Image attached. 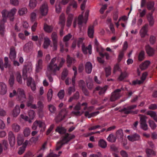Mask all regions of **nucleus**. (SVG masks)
I'll list each match as a JSON object with an SVG mask.
<instances>
[{
    "label": "nucleus",
    "instance_id": "1",
    "mask_svg": "<svg viewBox=\"0 0 157 157\" xmlns=\"http://www.w3.org/2000/svg\"><path fill=\"white\" fill-rule=\"evenodd\" d=\"M75 137L74 135L69 136V134L68 133H66L62 139L57 143L56 150H59L63 145L67 144L71 140L74 138Z\"/></svg>",
    "mask_w": 157,
    "mask_h": 157
},
{
    "label": "nucleus",
    "instance_id": "2",
    "mask_svg": "<svg viewBox=\"0 0 157 157\" xmlns=\"http://www.w3.org/2000/svg\"><path fill=\"white\" fill-rule=\"evenodd\" d=\"M56 57L52 59L47 67V72L51 73L53 75H55L56 71L59 70V67H58L56 64L54 63L56 60Z\"/></svg>",
    "mask_w": 157,
    "mask_h": 157
},
{
    "label": "nucleus",
    "instance_id": "3",
    "mask_svg": "<svg viewBox=\"0 0 157 157\" xmlns=\"http://www.w3.org/2000/svg\"><path fill=\"white\" fill-rule=\"evenodd\" d=\"M18 100L21 102L25 101L26 98L24 90L21 88H18L17 90Z\"/></svg>",
    "mask_w": 157,
    "mask_h": 157
},
{
    "label": "nucleus",
    "instance_id": "4",
    "mask_svg": "<svg viewBox=\"0 0 157 157\" xmlns=\"http://www.w3.org/2000/svg\"><path fill=\"white\" fill-rule=\"evenodd\" d=\"M48 8L46 2H44L40 7V11L41 14L43 16H46L48 13Z\"/></svg>",
    "mask_w": 157,
    "mask_h": 157
},
{
    "label": "nucleus",
    "instance_id": "5",
    "mask_svg": "<svg viewBox=\"0 0 157 157\" xmlns=\"http://www.w3.org/2000/svg\"><path fill=\"white\" fill-rule=\"evenodd\" d=\"M8 140L11 147H13L15 145V140L14 136L11 131H10L9 132Z\"/></svg>",
    "mask_w": 157,
    "mask_h": 157
},
{
    "label": "nucleus",
    "instance_id": "6",
    "mask_svg": "<svg viewBox=\"0 0 157 157\" xmlns=\"http://www.w3.org/2000/svg\"><path fill=\"white\" fill-rule=\"evenodd\" d=\"M65 17L64 14L62 13L59 16L58 24L61 28H64L65 25Z\"/></svg>",
    "mask_w": 157,
    "mask_h": 157
},
{
    "label": "nucleus",
    "instance_id": "7",
    "mask_svg": "<svg viewBox=\"0 0 157 157\" xmlns=\"http://www.w3.org/2000/svg\"><path fill=\"white\" fill-rule=\"evenodd\" d=\"M128 46L127 42L126 41H125L123 44V50L120 52L119 54L118 55V63L121 61L124 55V52L126 50Z\"/></svg>",
    "mask_w": 157,
    "mask_h": 157
},
{
    "label": "nucleus",
    "instance_id": "8",
    "mask_svg": "<svg viewBox=\"0 0 157 157\" xmlns=\"http://www.w3.org/2000/svg\"><path fill=\"white\" fill-rule=\"evenodd\" d=\"M136 105H132L128 106L127 108H124L122 109V111L125 114H129L132 113L131 109H133L136 108Z\"/></svg>",
    "mask_w": 157,
    "mask_h": 157
},
{
    "label": "nucleus",
    "instance_id": "9",
    "mask_svg": "<svg viewBox=\"0 0 157 157\" xmlns=\"http://www.w3.org/2000/svg\"><path fill=\"white\" fill-rule=\"evenodd\" d=\"M7 90L6 85L3 82H0V94L4 95L6 94Z\"/></svg>",
    "mask_w": 157,
    "mask_h": 157
},
{
    "label": "nucleus",
    "instance_id": "10",
    "mask_svg": "<svg viewBox=\"0 0 157 157\" xmlns=\"http://www.w3.org/2000/svg\"><path fill=\"white\" fill-rule=\"evenodd\" d=\"M16 56L15 48L13 46H11L10 49L9 58L11 60H14Z\"/></svg>",
    "mask_w": 157,
    "mask_h": 157
},
{
    "label": "nucleus",
    "instance_id": "11",
    "mask_svg": "<svg viewBox=\"0 0 157 157\" xmlns=\"http://www.w3.org/2000/svg\"><path fill=\"white\" fill-rule=\"evenodd\" d=\"M127 138L129 141L132 142L139 140H140V136L136 133L131 135L128 136Z\"/></svg>",
    "mask_w": 157,
    "mask_h": 157
},
{
    "label": "nucleus",
    "instance_id": "12",
    "mask_svg": "<svg viewBox=\"0 0 157 157\" xmlns=\"http://www.w3.org/2000/svg\"><path fill=\"white\" fill-rule=\"evenodd\" d=\"M91 49L92 47L90 44H89L87 47H86L84 44H82V50L84 54H87V51H88L89 54L90 55L92 53Z\"/></svg>",
    "mask_w": 157,
    "mask_h": 157
},
{
    "label": "nucleus",
    "instance_id": "13",
    "mask_svg": "<svg viewBox=\"0 0 157 157\" xmlns=\"http://www.w3.org/2000/svg\"><path fill=\"white\" fill-rule=\"evenodd\" d=\"M145 49L147 54L149 56H153L155 53V50L149 45H147L145 47Z\"/></svg>",
    "mask_w": 157,
    "mask_h": 157
},
{
    "label": "nucleus",
    "instance_id": "14",
    "mask_svg": "<svg viewBox=\"0 0 157 157\" xmlns=\"http://www.w3.org/2000/svg\"><path fill=\"white\" fill-rule=\"evenodd\" d=\"M92 69V65L90 62H87L85 65V69L86 73L88 74L90 73Z\"/></svg>",
    "mask_w": 157,
    "mask_h": 157
},
{
    "label": "nucleus",
    "instance_id": "15",
    "mask_svg": "<svg viewBox=\"0 0 157 157\" xmlns=\"http://www.w3.org/2000/svg\"><path fill=\"white\" fill-rule=\"evenodd\" d=\"M94 26L93 25H90L88 27V35L90 38H93L94 37Z\"/></svg>",
    "mask_w": 157,
    "mask_h": 157
},
{
    "label": "nucleus",
    "instance_id": "16",
    "mask_svg": "<svg viewBox=\"0 0 157 157\" xmlns=\"http://www.w3.org/2000/svg\"><path fill=\"white\" fill-rule=\"evenodd\" d=\"M148 27V25H145L140 30V33L141 37H144L147 34Z\"/></svg>",
    "mask_w": 157,
    "mask_h": 157
},
{
    "label": "nucleus",
    "instance_id": "17",
    "mask_svg": "<svg viewBox=\"0 0 157 157\" xmlns=\"http://www.w3.org/2000/svg\"><path fill=\"white\" fill-rule=\"evenodd\" d=\"M43 61L41 59H39L36 64V71L37 72H40L43 68Z\"/></svg>",
    "mask_w": 157,
    "mask_h": 157
},
{
    "label": "nucleus",
    "instance_id": "18",
    "mask_svg": "<svg viewBox=\"0 0 157 157\" xmlns=\"http://www.w3.org/2000/svg\"><path fill=\"white\" fill-rule=\"evenodd\" d=\"M75 60L74 58L71 57L69 55L67 56L66 61L68 67H70L71 64L75 63Z\"/></svg>",
    "mask_w": 157,
    "mask_h": 157
},
{
    "label": "nucleus",
    "instance_id": "19",
    "mask_svg": "<svg viewBox=\"0 0 157 157\" xmlns=\"http://www.w3.org/2000/svg\"><path fill=\"white\" fill-rule=\"evenodd\" d=\"M107 86H105L103 88L99 86H98L95 88V90H96L99 91V94L100 95H101L105 94V92L107 89Z\"/></svg>",
    "mask_w": 157,
    "mask_h": 157
},
{
    "label": "nucleus",
    "instance_id": "20",
    "mask_svg": "<svg viewBox=\"0 0 157 157\" xmlns=\"http://www.w3.org/2000/svg\"><path fill=\"white\" fill-rule=\"evenodd\" d=\"M33 100L34 98L32 94L29 93L28 100L26 103V106L28 107H29L33 104Z\"/></svg>",
    "mask_w": 157,
    "mask_h": 157
},
{
    "label": "nucleus",
    "instance_id": "21",
    "mask_svg": "<svg viewBox=\"0 0 157 157\" xmlns=\"http://www.w3.org/2000/svg\"><path fill=\"white\" fill-rule=\"evenodd\" d=\"M118 98V89H116L111 94L110 100L111 101H114Z\"/></svg>",
    "mask_w": 157,
    "mask_h": 157
},
{
    "label": "nucleus",
    "instance_id": "22",
    "mask_svg": "<svg viewBox=\"0 0 157 157\" xmlns=\"http://www.w3.org/2000/svg\"><path fill=\"white\" fill-rule=\"evenodd\" d=\"M28 13V10L26 7H24L19 9L18 11V14L20 16L26 15Z\"/></svg>",
    "mask_w": 157,
    "mask_h": 157
},
{
    "label": "nucleus",
    "instance_id": "23",
    "mask_svg": "<svg viewBox=\"0 0 157 157\" xmlns=\"http://www.w3.org/2000/svg\"><path fill=\"white\" fill-rule=\"evenodd\" d=\"M33 43L31 41H29L26 43L24 47V50L25 51L28 52L32 49L33 47Z\"/></svg>",
    "mask_w": 157,
    "mask_h": 157
},
{
    "label": "nucleus",
    "instance_id": "24",
    "mask_svg": "<svg viewBox=\"0 0 157 157\" xmlns=\"http://www.w3.org/2000/svg\"><path fill=\"white\" fill-rule=\"evenodd\" d=\"M147 17L150 25L152 26L154 24V20L152 16V13H148L147 15Z\"/></svg>",
    "mask_w": 157,
    "mask_h": 157
},
{
    "label": "nucleus",
    "instance_id": "25",
    "mask_svg": "<svg viewBox=\"0 0 157 157\" xmlns=\"http://www.w3.org/2000/svg\"><path fill=\"white\" fill-rule=\"evenodd\" d=\"M79 98V92L78 91H76L73 95L70 97L68 100V102H71L73 100H77Z\"/></svg>",
    "mask_w": 157,
    "mask_h": 157
},
{
    "label": "nucleus",
    "instance_id": "26",
    "mask_svg": "<svg viewBox=\"0 0 157 157\" xmlns=\"http://www.w3.org/2000/svg\"><path fill=\"white\" fill-rule=\"evenodd\" d=\"M20 112V109L18 105H16L13 110L12 114L14 117H17Z\"/></svg>",
    "mask_w": 157,
    "mask_h": 157
},
{
    "label": "nucleus",
    "instance_id": "27",
    "mask_svg": "<svg viewBox=\"0 0 157 157\" xmlns=\"http://www.w3.org/2000/svg\"><path fill=\"white\" fill-rule=\"evenodd\" d=\"M73 18V15L71 13L69 14L67 21L66 25L67 27H69L71 26Z\"/></svg>",
    "mask_w": 157,
    "mask_h": 157
},
{
    "label": "nucleus",
    "instance_id": "28",
    "mask_svg": "<svg viewBox=\"0 0 157 157\" xmlns=\"http://www.w3.org/2000/svg\"><path fill=\"white\" fill-rule=\"evenodd\" d=\"M17 11V9L15 8H14L12 9L9 12L8 11V17H10V20L13 21L14 18L13 16L15 15Z\"/></svg>",
    "mask_w": 157,
    "mask_h": 157
},
{
    "label": "nucleus",
    "instance_id": "29",
    "mask_svg": "<svg viewBox=\"0 0 157 157\" xmlns=\"http://www.w3.org/2000/svg\"><path fill=\"white\" fill-rule=\"evenodd\" d=\"M150 63V62L149 61H145L140 65V68L142 70H145L148 67Z\"/></svg>",
    "mask_w": 157,
    "mask_h": 157
},
{
    "label": "nucleus",
    "instance_id": "30",
    "mask_svg": "<svg viewBox=\"0 0 157 157\" xmlns=\"http://www.w3.org/2000/svg\"><path fill=\"white\" fill-rule=\"evenodd\" d=\"M128 74L126 71H121V74L119 76H118V80L122 81L125 78L128 77Z\"/></svg>",
    "mask_w": 157,
    "mask_h": 157
},
{
    "label": "nucleus",
    "instance_id": "31",
    "mask_svg": "<svg viewBox=\"0 0 157 157\" xmlns=\"http://www.w3.org/2000/svg\"><path fill=\"white\" fill-rule=\"evenodd\" d=\"M98 146L102 148H105L107 147L106 142L103 139H100L98 141Z\"/></svg>",
    "mask_w": 157,
    "mask_h": 157
},
{
    "label": "nucleus",
    "instance_id": "32",
    "mask_svg": "<svg viewBox=\"0 0 157 157\" xmlns=\"http://www.w3.org/2000/svg\"><path fill=\"white\" fill-rule=\"evenodd\" d=\"M44 29L45 31L48 33H50L53 30V27L52 26L49 25L45 24L44 25Z\"/></svg>",
    "mask_w": 157,
    "mask_h": 157
},
{
    "label": "nucleus",
    "instance_id": "33",
    "mask_svg": "<svg viewBox=\"0 0 157 157\" xmlns=\"http://www.w3.org/2000/svg\"><path fill=\"white\" fill-rule=\"evenodd\" d=\"M50 40L47 37L44 38V42L43 44V47L45 49H47L50 44Z\"/></svg>",
    "mask_w": 157,
    "mask_h": 157
},
{
    "label": "nucleus",
    "instance_id": "34",
    "mask_svg": "<svg viewBox=\"0 0 157 157\" xmlns=\"http://www.w3.org/2000/svg\"><path fill=\"white\" fill-rule=\"evenodd\" d=\"M37 2L36 0H30L29 6L30 9H33L36 6Z\"/></svg>",
    "mask_w": 157,
    "mask_h": 157
},
{
    "label": "nucleus",
    "instance_id": "35",
    "mask_svg": "<svg viewBox=\"0 0 157 157\" xmlns=\"http://www.w3.org/2000/svg\"><path fill=\"white\" fill-rule=\"evenodd\" d=\"M83 22V17L82 15H79L78 19V24L79 27L81 29L82 27V24Z\"/></svg>",
    "mask_w": 157,
    "mask_h": 157
},
{
    "label": "nucleus",
    "instance_id": "36",
    "mask_svg": "<svg viewBox=\"0 0 157 157\" xmlns=\"http://www.w3.org/2000/svg\"><path fill=\"white\" fill-rule=\"evenodd\" d=\"M146 153L147 155L151 156L152 155L153 156H155L156 155L155 152L153 150L149 148H146L145 150Z\"/></svg>",
    "mask_w": 157,
    "mask_h": 157
},
{
    "label": "nucleus",
    "instance_id": "37",
    "mask_svg": "<svg viewBox=\"0 0 157 157\" xmlns=\"http://www.w3.org/2000/svg\"><path fill=\"white\" fill-rule=\"evenodd\" d=\"M145 52L143 50L141 51L139 53L138 58L139 61H141L145 59Z\"/></svg>",
    "mask_w": 157,
    "mask_h": 157
},
{
    "label": "nucleus",
    "instance_id": "38",
    "mask_svg": "<svg viewBox=\"0 0 157 157\" xmlns=\"http://www.w3.org/2000/svg\"><path fill=\"white\" fill-rule=\"evenodd\" d=\"M75 91V86H70L69 87L68 89L66 90V91L67 94L69 95H70L72 93L74 92Z\"/></svg>",
    "mask_w": 157,
    "mask_h": 157
},
{
    "label": "nucleus",
    "instance_id": "39",
    "mask_svg": "<svg viewBox=\"0 0 157 157\" xmlns=\"http://www.w3.org/2000/svg\"><path fill=\"white\" fill-rule=\"evenodd\" d=\"M48 109L51 113H55L56 111V108L54 105L49 104L48 105Z\"/></svg>",
    "mask_w": 157,
    "mask_h": 157
},
{
    "label": "nucleus",
    "instance_id": "40",
    "mask_svg": "<svg viewBox=\"0 0 157 157\" xmlns=\"http://www.w3.org/2000/svg\"><path fill=\"white\" fill-rule=\"evenodd\" d=\"M107 140L108 141L113 143L115 142L116 138L113 135L110 134L108 137Z\"/></svg>",
    "mask_w": 157,
    "mask_h": 157
},
{
    "label": "nucleus",
    "instance_id": "41",
    "mask_svg": "<svg viewBox=\"0 0 157 157\" xmlns=\"http://www.w3.org/2000/svg\"><path fill=\"white\" fill-rule=\"evenodd\" d=\"M13 130L16 132H18L20 129V126L17 124H13L12 125Z\"/></svg>",
    "mask_w": 157,
    "mask_h": 157
},
{
    "label": "nucleus",
    "instance_id": "42",
    "mask_svg": "<svg viewBox=\"0 0 157 157\" xmlns=\"http://www.w3.org/2000/svg\"><path fill=\"white\" fill-rule=\"evenodd\" d=\"M51 38L53 42H57L58 36L56 32H53L52 33Z\"/></svg>",
    "mask_w": 157,
    "mask_h": 157
},
{
    "label": "nucleus",
    "instance_id": "43",
    "mask_svg": "<svg viewBox=\"0 0 157 157\" xmlns=\"http://www.w3.org/2000/svg\"><path fill=\"white\" fill-rule=\"evenodd\" d=\"M55 6L56 13H60L61 11L62 8L60 6V3H56Z\"/></svg>",
    "mask_w": 157,
    "mask_h": 157
},
{
    "label": "nucleus",
    "instance_id": "44",
    "mask_svg": "<svg viewBox=\"0 0 157 157\" xmlns=\"http://www.w3.org/2000/svg\"><path fill=\"white\" fill-rule=\"evenodd\" d=\"M53 91L52 89H50L48 94L47 98L48 101H50L52 98Z\"/></svg>",
    "mask_w": 157,
    "mask_h": 157
},
{
    "label": "nucleus",
    "instance_id": "45",
    "mask_svg": "<svg viewBox=\"0 0 157 157\" xmlns=\"http://www.w3.org/2000/svg\"><path fill=\"white\" fill-rule=\"evenodd\" d=\"M16 79L17 81L20 84L22 83V80L21 75L20 73L17 72L16 73Z\"/></svg>",
    "mask_w": 157,
    "mask_h": 157
},
{
    "label": "nucleus",
    "instance_id": "46",
    "mask_svg": "<svg viewBox=\"0 0 157 157\" xmlns=\"http://www.w3.org/2000/svg\"><path fill=\"white\" fill-rule=\"evenodd\" d=\"M127 20V17L126 16H123L120 17L118 19V26L119 25V23L120 21H122V22L126 23Z\"/></svg>",
    "mask_w": 157,
    "mask_h": 157
},
{
    "label": "nucleus",
    "instance_id": "47",
    "mask_svg": "<svg viewBox=\"0 0 157 157\" xmlns=\"http://www.w3.org/2000/svg\"><path fill=\"white\" fill-rule=\"evenodd\" d=\"M149 123L150 127L152 129H154L156 128V125L153 121L149 120Z\"/></svg>",
    "mask_w": 157,
    "mask_h": 157
},
{
    "label": "nucleus",
    "instance_id": "48",
    "mask_svg": "<svg viewBox=\"0 0 157 157\" xmlns=\"http://www.w3.org/2000/svg\"><path fill=\"white\" fill-rule=\"evenodd\" d=\"M154 3L152 2H149L147 4V8L149 10L152 9L154 7Z\"/></svg>",
    "mask_w": 157,
    "mask_h": 157
},
{
    "label": "nucleus",
    "instance_id": "49",
    "mask_svg": "<svg viewBox=\"0 0 157 157\" xmlns=\"http://www.w3.org/2000/svg\"><path fill=\"white\" fill-rule=\"evenodd\" d=\"M24 140V139L23 137L20 136H18L17 143L19 145H21L23 143Z\"/></svg>",
    "mask_w": 157,
    "mask_h": 157
},
{
    "label": "nucleus",
    "instance_id": "50",
    "mask_svg": "<svg viewBox=\"0 0 157 157\" xmlns=\"http://www.w3.org/2000/svg\"><path fill=\"white\" fill-rule=\"evenodd\" d=\"M147 115L150 116L151 117L153 118V119L157 115L155 112L152 111H148L147 112Z\"/></svg>",
    "mask_w": 157,
    "mask_h": 157
},
{
    "label": "nucleus",
    "instance_id": "51",
    "mask_svg": "<svg viewBox=\"0 0 157 157\" xmlns=\"http://www.w3.org/2000/svg\"><path fill=\"white\" fill-rule=\"evenodd\" d=\"M68 74V71L66 70H64L62 73L61 76V79L63 80H64L67 76Z\"/></svg>",
    "mask_w": 157,
    "mask_h": 157
},
{
    "label": "nucleus",
    "instance_id": "52",
    "mask_svg": "<svg viewBox=\"0 0 157 157\" xmlns=\"http://www.w3.org/2000/svg\"><path fill=\"white\" fill-rule=\"evenodd\" d=\"M14 79L13 75H11L9 79V82L10 86H12L14 83Z\"/></svg>",
    "mask_w": 157,
    "mask_h": 157
},
{
    "label": "nucleus",
    "instance_id": "53",
    "mask_svg": "<svg viewBox=\"0 0 157 157\" xmlns=\"http://www.w3.org/2000/svg\"><path fill=\"white\" fill-rule=\"evenodd\" d=\"M81 89L83 93L85 96H89L90 93L85 86L84 87L82 86V88Z\"/></svg>",
    "mask_w": 157,
    "mask_h": 157
},
{
    "label": "nucleus",
    "instance_id": "54",
    "mask_svg": "<svg viewBox=\"0 0 157 157\" xmlns=\"http://www.w3.org/2000/svg\"><path fill=\"white\" fill-rule=\"evenodd\" d=\"M105 70L106 73V76L107 77L110 75L111 74V68L109 66L105 68Z\"/></svg>",
    "mask_w": 157,
    "mask_h": 157
},
{
    "label": "nucleus",
    "instance_id": "55",
    "mask_svg": "<svg viewBox=\"0 0 157 157\" xmlns=\"http://www.w3.org/2000/svg\"><path fill=\"white\" fill-rule=\"evenodd\" d=\"M58 95L60 99H63L64 95V91L63 90H60L58 94Z\"/></svg>",
    "mask_w": 157,
    "mask_h": 157
},
{
    "label": "nucleus",
    "instance_id": "56",
    "mask_svg": "<svg viewBox=\"0 0 157 157\" xmlns=\"http://www.w3.org/2000/svg\"><path fill=\"white\" fill-rule=\"evenodd\" d=\"M56 132H59L60 134H63L66 132V130L63 128L58 127L56 130Z\"/></svg>",
    "mask_w": 157,
    "mask_h": 157
},
{
    "label": "nucleus",
    "instance_id": "57",
    "mask_svg": "<svg viewBox=\"0 0 157 157\" xmlns=\"http://www.w3.org/2000/svg\"><path fill=\"white\" fill-rule=\"evenodd\" d=\"M31 21L33 22L36 19V14L35 13L32 12L30 15Z\"/></svg>",
    "mask_w": 157,
    "mask_h": 157
},
{
    "label": "nucleus",
    "instance_id": "58",
    "mask_svg": "<svg viewBox=\"0 0 157 157\" xmlns=\"http://www.w3.org/2000/svg\"><path fill=\"white\" fill-rule=\"evenodd\" d=\"M10 3L13 6H17L19 4L18 0H10Z\"/></svg>",
    "mask_w": 157,
    "mask_h": 157
},
{
    "label": "nucleus",
    "instance_id": "59",
    "mask_svg": "<svg viewBox=\"0 0 157 157\" xmlns=\"http://www.w3.org/2000/svg\"><path fill=\"white\" fill-rule=\"evenodd\" d=\"M29 115L31 119H33L35 116V112L33 110H29Z\"/></svg>",
    "mask_w": 157,
    "mask_h": 157
},
{
    "label": "nucleus",
    "instance_id": "60",
    "mask_svg": "<svg viewBox=\"0 0 157 157\" xmlns=\"http://www.w3.org/2000/svg\"><path fill=\"white\" fill-rule=\"evenodd\" d=\"M5 29V26L4 24H1L0 27V34L2 35H3L4 34Z\"/></svg>",
    "mask_w": 157,
    "mask_h": 157
},
{
    "label": "nucleus",
    "instance_id": "61",
    "mask_svg": "<svg viewBox=\"0 0 157 157\" xmlns=\"http://www.w3.org/2000/svg\"><path fill=\"white\" fill-rule=\"evenodd\" d=\"M37 122H38V125L39 128H45L46 125L44 122L40 121H37Z\"/></svg>",
    "mask_w": 157,
    "mask_h": 157
},
{
    "label": "nucleus",
    "instance_id": "62",
    "mask_svg": "<svg viewBox=\"0 0 157 157\" xmlns=\"http://www.w3.org/2000/svg\"><path fill=\"white\" fill-rule=\"evenodd\" d=\"M141 116L140 117V124L142 123H146V119L147 118L146 117L143 115H140Z\"/></svg>",
    "mask_w": 157,
    "mask_h": 157
},
{
    "label": "nucleus",
    "instance_id": "63",
    "mask_svg": "<svg viewBox=\"0 0 157 157\" xmlns=\"http://www.w3.org/2000/svg\"><path fill=\"white\" fill-rule=\"evenodd\" d=\"M155 37L153 36H151L149 39V41L150 42V44H153L155 43Z\"/></svg>",
    "mask_w": 157,
    "mask_h": 157
},
{
    "label": "nucleus",
    "instance_id": "64",
    "mask_svg": "<svg viewBox=\"0 0 157 157\" xmlns=\"http://www.w3.org/2000/svg\"><path fill=\"white\" fill-rule=\"evenodd\" d=\"M120 154L122 157H128V155L127 152L124 150H122L120 152Z\"/></svg>",
    "mask_w": 157,
    "mask_h": 157
}]
</instances>
